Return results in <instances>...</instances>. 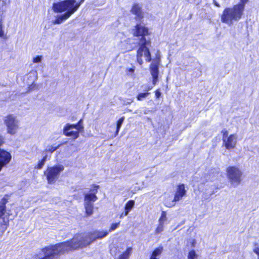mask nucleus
Returning a JSON list of instances; mask_svg holds the SVG:
<instances>
[{
    "label": "nucleus",
    "instance_id": "f03ea898",
    "mask_svg": "<svg viewBox=\"0 0 259 259\" xmlns=\"http://www.w3.org/2000/svg\"><path fill=\"white\" fill-rule=\"evenodd\" d=\"M83 1V0H81L79 3H76L75 0H64L54 3L52 10L55 13H65L55 16V19L52 23L54 24H60L67 20L78 10Z\"/></svg>",
    "mask_w": 259,
    "mask_h": 259
},
{
    "label": "nucleus",
    "instance_id": "423d86ee",
    "mask_svg": "<svg viewBox=\"0 0 259 259\" xmlns=\"http://www.w3.org/2000/svg\"><path fill=\"white\" fill-rule=\"evenodd\" d=\"M64 167L62 164H57L49 167L44 172L49 184H54L60 176V174L64 170Z\"/></svg>",
    "mask_w": 259,
    "mask_h": 259
},
{
    "label": "nucleus",
    "instance_id": "ddd939ff",
    "mask_svg": "<svg viewBox=\"0 0 259 259\" xmlns=\"http://www.w3.org/2000/svg\"><path fill=\"white\" fill-rule=\"evenodd\" d=\"M98 186H95L89 193L84 194V202L94 203L98 199L96 194L98 192Z\"/></svg>",
    "mask_w": 259,
    "mask_h": 259
},
{
    "label": "nucleus",
    "instance_id": "f704fd0d",
    "mask_svg": "<svg viewBox=\"0 0 259 259\" xmlns=\"http://www.w3.org/2000/svg\"><path fill=\"white\" fill-rule=\"evenodd\" d=\"M161 96V93L160 91L157 90L155 91V96L157 98H159L160 96Z\"/></svg>",
    "mask_w": 259,
    "mask_h": 259
},
{
    "label": "nucleus",
    "instance_id": "2f4dec72",
    "mask_svg": "<svg viewBox=\"0 0 259 259\" xmlns=\"http://www.w3.org/2000/svg\"><path fill=\"white\" fill-rule=\"evenodd\" d=\"M227 9H225L224 11L223 14L222 16L221 20L222 22L226 23L227 21Z\"/></svg>",
    "mask_w": 259,
    "mask_h": 259
},
{
    "label": "nucleus",
    "instance_id": "aec40b11",
    "mask_svg": "<svg viewBox=\"0 0 259 259\" xmlns=\"http://www.w3.org/2000/svg\"><path fill=\"white\" fill-rule=\"evenodd\" d=\"M132 250V247H128L124 252L119 255L117 259H128L131 254Z\"/></svg>",
    "mask_w": 259,
    "mask_h": 259
},
{
    "label": "nucleus",
    "instance_id": "7ed1b4c3",
    "mask_svg": "<svg viewBox=\"0 0 259 259\" xmlns=\"http://www.w3.org/2000/svg\"><path fill=\"white\" fill-rule=\"evenodd\" d=\"M108 233L107 231H94L88 233L76 234L73 238L78 249L88 246L97 239L105 237Z\"/></svg>",
    "mask_w": 259,
    "mask_h": 259
},
{
    "label": "nucleus",
    "instance_id": "0eeeda50",
    "mask_svg": "<svg viewBox=\"0 0 259 259\" xmlns=\"http://www.w3.org/2000/svg\"><path fill=\"white\" fill-rule=\"evenodd\" d=\"M242 171L237 167H228V178L231 185L236 187L242 181Z\"/></svg>",
    "mask_w": 259,
    "mask_h": 259
},
{
    "label": "nucleus",
    "instance_id": "2eb2a0df",
    "mask_svg": "<svg viewBox=\"0 0 259 259\" xmlns=\"http://www.w3.org/2000/svg\"><path fill=\"white\" fill-rule=\"evenodd\" d=\"M9 222L8 218H0V237L7 229Z\"/></svg>",
    "mask_w": 259,
    "mask_h": 259
},
{
    "label": "nucleus",
    "instance_id": "a18cd8bd",
    "mask_svg": "<svg viewBox=\"0 0 259 259\" xmlns=\"http://www.w3.org/2000/svg\"><path fill=\"white\" fill-rule=\"evenodd\" d=\"M147 111H148L147 110H145V111L144 112V114H147Z\"/></svg>",
    "mask_w": 259,
    "mask_h": 259
},
{
    "label": "nucleus",
    "instance_id": "c756f323",
    "mask_svg": "<svg viewBox=\"0 0 259 259\" xmlns=\"http://www.w3.org/2000/svg\"><path fill=\"white\" fill-rule=\"evenodd\" d=\"M119 225V222L117 223L112 224L108 232H111L117 229Z\"/></svg>",
    "mask_w": 259,
    "mask_h": 259
},
{
    "label": "nucleus",
    "instance_id": "b1692460",
    "mask_svg": "<svg viewBox=\"0 0 259 259\" xmlns=\"http://www.w3.org/2000/svg\"><path fill=\"white\" fill-rule=\"evenodd\" d=\"M166 213L165 211H162L161 217L159 219V223L161 224H164V223L166 221Z\"/></svg>",
    "mask_w": 259,
    "mask_h": 259
},
{
    "label": "nucleus",
    "instance_id": "20e7f679",
    "mask_svg": "<svg viewBox=\"0 0 259 259\" xmlns=\"http://www.w3.org/2000/svg\"><path fill=\"white\" fill-rule=\"evenodd\" d=\"M139 49L137 51V61L140 65L143 63V57L144 58L145 61L149 62L151 60V54L148 48L151 45V41L150 39H145L144 37L139 41Z\"/></svg>",
    "mask_w": 259,
    "mask_h": 259
},
{
    "label": "nucleus",
    "instance_id": "a211bd4d",
    "mask_svg": "<svg viewBox=\"0 0 259 259\" xmlns=\"http://www.w3.org/2000/svg\"><path fill=\"white\" fill-rule=\"evenodd\" d=\"M86 214L91 215L93 213L94 204L93 203L84 202Z\"/></svg>",
    "mask_w": 259,
    "mask_h": 259
},
{
    "label": "nucleus",
    "instance_id": "bb28decb",
    "mask_svg": "<svg viewBox=\"0 0 259 259\" xmlns=\"http://www.w3.org/2000/svg\"><path fill=\"white\" fill-rule=\"evenodd\" d=\"M58 148V146L56 147H54L52 146H48L47 147V148L46 149L45 151H44L43 152V154L44 155H45V154H47V152H50L51 153H52L54 151H55L56 150H57V149Z\"/></svg>",
    "mask_w": 259,
    "mask_h": 259
},
{
    "label": "nucleus",
    "instance_id": "c85d7f7f",
    "mask_svg": "<svg viewBox=\"0 0 259 259\" xmlns=\"http://www.w3.org/2000/svg\"><path fill=\"white\" fill-rule=\"evenodd\" d=\"M253 252L256 255L259 254V244L254 243L252 248Z\"/></svg>",
    "mask_w": 259,
    "mask_h": 259
},
{
    "label": "nucleus",
    "instance_id": "49530a36",
    "mask_svg": "<svg viewBox=\"0 0 259 259\" xmlns=\"http://www.w3.org/2000/svg\"><path fill=\"white\" fill-rule=\"evenodd\" d=\"M257 255V259H259V254L256 255Z\"/></svg>",
    "mask_w": 259,
    "mask_h": 259
},
{
    "label": "nucleus",
    "instance_id": "c9c22d12",
    "mask_svg": "<svg viewBox=\"0 0 259 259\" xmlns=\"http://www.w3.org/2000/svg\"><path fill=\"white\" fill-rule=\"evenodd\" d=\"M223 146L227 148V142L226 141V136L225 134H224V137H223Z\"/></svg>",
    "mask_w": 259,
    "mask_h": 259
},
{
    "label": "nucleus",
    "instance_id": "a19ab883",
    "mask_svg": "<svg viewBox=\"0 0 259 259\" xmlns=\"http://www.w3.org/2000/svg\"><path fill=\"white\" fill-rule=\"evenodd\" d=\"M128 71L131 72H133L134 71V69L133 68H130Z\"/></svg>",
    "mask_w": 259,
    "mask_h": 259
},
{
    "label": "nucleus",
    "instance_id": "79ce46f5",
    "mask_svg": "<svg viewBox=\"0 0 259 259\" xmlns=\"http://www.w3.org/2000/svg\"><path fill=\"white\" fill-rule=\"evenodd\" d=\"M133 102V100H130V101H128V102L127 103V104H131L132 102Z\"/></svg>",
    "mask_w": 259,
    "mask_h": 259
},
{
    "label": "nucleus",
    "instance_id": "7c9ffc66",
    "mask_svg": "<svg viewBox=\"0 0 259 259\" xmlns=\"http://www.w3.org/2000/svg\"><path fill=\"white\" fill-rule=\"evenodd\" d=\"M163 226H164V224H161L160 223H159V225L156 229V232L157 233H159L161 232L163 230Z\"/></svg>",
    "mask_w": 259,
    "mask_h": 259
},
{
    "label": "nucleus",
    "instance_id": "412c9836",
    "mask_svg": "<svg viewBox=\"0 0 259 259\" xmlns=\"http://www.w3.org/2000/svg\"><path fill=\"white\" fill-rule=\"evenodd\" d=\"M162 250L163 247L162 246H159L155 248L152 254L150 259H158L156 257L160 255L162 252Z\"/></svg>",
    "mask_w": 259,
    "mask_h": 259
},
{
    "label": "nucleus",
    "instance_id": "9d476101",
    "mask_svg": "<svg viewBox=\"0 0 259 259\" xmlns=\"http://www.w3.org/2000/svg\"><path fill=\"white\" fill-rule=\"evenodd\" d=\"M186 190L185 189L184 184L179 185L177 187L174 199L171 202H168L167 200H165V206L168 207L175 206L176 202L180 200L186 195Z\"/></svg>",
    "mask_w": 259,
    "mask_h": 259
},
{
    "label": "nucleus",
    "instance_id": "39448f33",
    "mask_svg": "<svg viewBox=\"0 0 259 259\" xmlns=\"http://www.w3.org/2000/svg\"><path fill=\"white\" fill-rule=\"evenodd\" d=\"M248 0H240V2L232 8H228V24L229 20L238 21L242 15L245 4Z\"/></svg>",
    "mask_w": 259,
    "mask_h": 259
},
{
    "label": "nucleus",
    "instance_id": "c03bdc74",
    "mask_svg": "<svg viewBox=\"0 0 259 259\" xmlns=\"http://www.w3.org/2000/svg\"><path fill=\"white\" fill-rule=\"evenodd\" d=\"M120 35L123 36V34L122 33H119V34L117 35V36H119V37L120 36Z\"/></svg>",
    "mask_w": 259,
    "mask_h": 259
},
{
    "label": "nucleus",
    "instance_id": "dca6fc26",
    "mask_svg": "<svg viewBox=\"0 0 259 259\" xmlns=\"http://www.w3.org/2000/svg\"><path fill=\"white\" fill-rule=\"evenodd\" d=\"M237 136L236 134L231 135L228 137V150L235 147L237 143Z\"/></svg>",
    "mask_w": 259,
    "mask_h": 259
},
{
    "label": "nucleus",
    "instance_id": "72a5a7b5",
    "mask_svg": "<svg viewBox=\"0 0 259 259\" xmlns=\"http://www.w3.org/2000/svg\"><path fill=\"white\" fill-rule=\"evenodd\" d=\"M5 33L3 30V24L2 22H0V37H4Z\"/></svg>",
    "mask_w": 259,
    "mask_h": 259
},
{
    "label": "nucleus",
    "instance_id": "58836bf2",
    "mask_svg": "<svg viewBox=\"0 0 259 259\" xmlns=\"http://www.w3.org/2000/svg\"><path fill=\"white\" fill-rule=\"evenodd\" d=\"M4 142L1 137H0V146L3 144Z\"/></svg>",
    "mask_w": 259,
    "mask_h": 259
},
{
    "label": "nucleus",
    "instance_id": "f8f14e48",
    "mask_svg": "<svg viewBox=\"0 0 259 259\" xmlns=\"http://www.w3.org/2000/svg\"><path fill=\"white\" fill-rule=\"evenodd\" d=\"M133 35L135 36H141L139 39V41L141 40L143 37L145 39L146 36L148 34V29L145 27L143 25L141 24H137L135 28L132 30Z\"/></svg>",
    "mask_w": 259,
    "mask_h": 259
},
{
    "label": "nucleus",
    "instance_id": "6e6552de",
    "mask_svg": "<svg viewBox=\"0 0 259 259\" xmlns=\"http://www.w3.org/2000/svg\"><path fill=\"white\" fill-rule=\"evenodd\" d=\"M81 122L82 120H80L76 124H67L63 128V134L66 136L72 137L73 139H77L79 136V133L83 128Z\"/></svg>",
    "mask_w": 259,
    "mask_h": 259
},
{
    "label": "nucleus",
    "instance_id": "6ab92c4d",
    "mask_svg": "<svg viewBox=\"0 0 259 259\" xmlns=\"http://www.w3.org/2000/svg\"><path fill=\"white\" fill-rule=\"evenodd\" d=\"M7 202V200L6 198H4L0 202V218H3L6 213V204Z\"/></svg>",
    "mask_w": 259,
    "mask_h": 259
},
{
    "label": "nucleus",
    "instance_id": "4c0bfd02",
    "mask_svg": "<svg viewBox=\"0 0 259 259\" xmlns=\"http://www.w3.org/2000/svg\"><path fill=\"white\" fill-rule=\"evenodd\" d=\"M195 244H196V241H195V240H193V242L192 243V246L193 247H194L195 246Z\"/></svg>",
    "mask_w": 259,
    "mask_h": 259
},
{
    "label": "nucleus",
    "instance_id": "f3484780",
    "mask_svg": "<svg viewBox=\"0 0 259 259\" xmlns=\"http://www.w3.org/2000/svg\"><path fill=\"white\" fill-rule=\"evenodd\" d=\"M133 14L136 15L138 19H140L143 17V13L141 10V7L138 4H135L133 6L132 10Z\"/></svg>",
    "mask_w": 259,
    "mask_h": 259
},
{
    "label": "nucleus",
    "instance_id": "37998d69",
    "mask_svg": "<svg viewBox=\"0 0 259 259\" xmlns=\"http://www.w3.org/2000/svg\"><path fill=\"white\" fill-rule=\"evenodd\" d=\"M152 87H148L147 89L146 90V91H149L152 89Z\"/></svg>",
    "mask_w": 259,
    "mask_h": 259
},
{
    "label": "nucleus",
    "instance_id": "393cba45",
    "mask_svg": "<svg viewBox=\"0 0 259 259\" xmlns=\"http://www.w3.org/2000/svg\"><path fill=\"white\" fill-rule=\"evenodd\" d=\"M188 259H198V255L194 250H191L188 255Z\"/></svg>",
    "mask_w": 259,
    "mask_h": 259
},
{
    "label": "nucleus",
    "instance_id": "473e14b6",
    "mask_svg": "<svg viewBox=\"0 0 259 259\" xmlns=\"http://www.w3.org/2000/svg\"><path fill=\"white\" fill-rule=\"evenodd\" d=\"M42 58V57L41 56H38L36 57H34L33 59V63H39L41 62Z\"/></svg>",
    "mask_w": 259,
    "mask_h": 259
},
{
    "label": "nucleus",
    "instance_id": "5701e85b",
    "mask_svg": "<svg viewBox=\"0 0 259 259\" xmlns=\"http://www.w3.org/2000/svg\"><path fill=\"white\" fill-rule=\"evenodd\" d=\"M47 157H48L47 154L44 155L43 158L41 160L39 161L37 165H36L35 166V168H37V169H41L42 167V166L44 165L46 161H47Z\"/></svg>",
    "mask_w": 259,
    "mask_h": 259
},
{
    "label": "nucleus",
    "instance_id": "e433bc0d",
    "mask_svg": "<svg viewBox=\"0 0 259 259\" xmlns=\"http://www.w3.org/2000/svg\"><path fill=\"white\" fill-rule=\"evenodd\" d=\"M213 3L216 6L220 7L219 4L215 0H213Z\"/></svg>",
    "mask_w": 259,
    "mask_h": 259
},
{
    "label": "nucleus",
    "instance_id": "9b49d317",
    "mask_svg": "<svg viewBox=\"0 0 259 259\" xmlns=\"http://www.w3.org/2000/svg\"><path fill=\"white\" fill-rule=\"evenodd\" d=\"M160 64L159 58L154 59L150 66V71L152 76V82L155 85L158 81L159 65Z\"/></svg>",
    "mask_w": 259,
    "mask_h": 259
},
{
    "label": "nucleus",
    "instance_id": "a878e982",
    "mask_svg": "<svg viewBox=\"0 0 259 259\" xmlns=\"http://www.w3.org/2000/svg\"><path fill=\"white\" fill-rule=\"evenodd\" d=\"M124 120V117H121L117 121V127H116V136L118 135V132L119 131V130L123 122V121Z\"/></svg>",
    "mask_w": 259,
    "mask_h": 259
},
{
    "label": "nucleus",
    "instance_id": "4468645a",
    "mask_svg": "<svg viewBox=\"0 0 259 259\" xmlns=\"http://www.w3.org/2000/svg\"><path fill=\"white\" fill-rule=\"evenodd\" d=\"M27 78L30 80V81L28 82V84L31 83L29 87V90H33L36 87V84H34V82L37 79L36 71H30L27 75Z\"/></svg>",
    "mask_w": 259,
    "mask_h": 259
},
{
    "label": "nucleus",
    "instance_id": "f257e3e1",
    "mask_svg": "<svg viewBox=\"0 0 259 259\" xmlns=\"http://www.w3.org/2000/svg\"><path fill=\"white\" fill-rule=\"evenodd\" d=\"M76 242L73 237L71 240L48 246L41 249L36 255L37 259H55L70 250L77 249Z\"/></svg>",
    "mask_w": 259,
    "mask_h": 259
},
{
    "label": "nucleus",
    "instance_id": "4be33fe9",
    "mask_svg": "<svg viewBox=\"0 0 259 259\" xmlns=\"http://www.w3.org/2000/svg\"><path fill=\"white\" fill-rule=\"evenodd\" d=\"M134 204L135 202L133 200L128 201L125 206L124 215H127L128 214L129 211L133 207Z\"/></svg>",
    "mask_w": 259,
    "mask_h": 259
},
{
    "label": "nucleus",
    "instance_id": "cd10ccee",
    "mask_svg": "<svg viewBox=\"0 0 259 259\" xmlns=\"http://www.w3.org/2000/svg\"><path fill=\"white\" fill-rule=\"evenodd\" d=\"M149 93L148 92L144 93H140L137 96V98L138 100L142 101L143 99L146 98L149 95Z\"/></svg>",
    "mask_w": 259,
    "mask_h": 259
},
{
    "label": "nucleus",
    "instance_id": "ea45409f",
    "mask_svg": "<svg viewBox=\"0 0 259 259\" xmlns=\"http://www.w3.org/2000/svg\"><path fill=\"white\" fill-rule=\"evenodd\" d=\"M124 216H125V215H124V212H122V213L121 214V215H120V218H123V217H124Z\"/></svg>",
    "mask_w": 259,
    "mask_h": 259
},
{
    "label": "nucleus",
    "instance_id": "1a4fd4ad",
    "mask_svg": "<svg viewBox=\"0 0 259 259\" xmlns=\"http://www.w3.org/2000/svg\"><path fill=\"white\" fill-rule=\"evenodd\" d=\"M4 122L7 127L8 133L13 135L19 128V121L17 117L10 114L5 117Z\"/></svg>",
    "mask_w": 259,
    "mask_h": 259
}]
</instances>
